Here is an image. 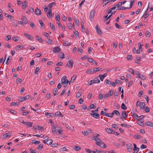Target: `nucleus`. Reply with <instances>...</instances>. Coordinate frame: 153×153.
<instances>
[{"label": "nucleus", "mask_w": 153, "mask_h": 153, "mask_svg": "<svg viewBox=\"0 0 153 153\" xmlns=\"http://www.w3.org/2000/svg\"><path fill=\"white\" fill-rule=\"evenodd\" d=\"M66 78L67 77L66 76H64L62 77L61 79V84H63V87L64 88L66 87L68 83V80Z\"/></svg>", "instance_id": "f257e3e1"}, {"label": "nucleus", "mask_w": 153, "mask_h": 153, "mask_svg": "<svg viewBox=\"0 0 153 153\" xmlns=\"http://www.w3.org/2000/svg\"><path fill=\"white\" fill-rule=\"evenodd\" d=\"M96 144L97 145L99 146L102 148H105L107 147V146L103 142H101V141L97 142V143H96Z\"/></svg>", "instance_id": "f03ea898"}, {"label": "nucleus", "mask_w": 153, "mask_h": 153, "mask_svg": "<svg viewBox=\"0 0 153 153\" xmlns=\"http://www.w3.org/2000/svg\"><path fill=\"white\" fill-rule=\"evenodd\" d=\"M95 14V11L94 10H92L90 12L89 16L90 19L91 20L94 17Z\"/></svg>", "instance_id": "7ed1b4c3"}, {"label": "nucleus", "mask_w": 153, "mask_h": 153, "mask_svg": "<svg viewBox=\"0 0 153 153\" xmlns=\"http://www.w3.org/2000/svg\"><path fill=\"white\" fill-rule=\"evenodd\" d=\"M61 50V49L58 46H55L53 49V51L55 53H59Z\"/></svg>", "instance_id": "20e7f679"}, {"label": "nucleus", "mask_w": 153, "mask_h": 153, "mask_svg": "<svg viewBox=\"0 0 153 153\" xmlns=\"http://www.w3.org/2000/svg\"><path fill=\"white\" fill-rule=\"evenodd\" d=\"M24 34L26 37L28 38L30 40H33V37L31 35L27 34L26 33H24Z\"/></svg>", "instance_id": "39448f33"}, {"label": "nucleus", "mask_w": 153, "mask_h": 153, "mask_svg": "<svg viewBox=\"0 0 153 153\" xmlns=\"http://www.w3.org/2000/svg\"><path fill=\"white\" fill-rule=\"evenodd\" d=\"M126 146L128 152H131L132 149V146L131 144L128 143L126 144Z\"/></svg>", "instance_id": "423d86ee"}, {"label": "nucleus", "mask_w": 153, "mask_h": 153, "mask_svg": "<svg viewBox=\"0 0 153 153\" xmlns=\"http://www.w3.org/2000/svg\"><path fill=\"white\" fill-rule=\"evenodd\" d=\"M95 29L97 33L100 35H101L102 34V33L100 30V29L97 25L96 26Z\"/></svg>", "instance_id": "0eeeda50"}, {"label": "nucleus", "mask_w": 153, "mask_h": 153, "mask_svg": "<svg viewBox=\"0 0 153 153\" xmlns=\"http://www.w3.org/2000/svg\"><path fill=\"white\" fill-rule=\"evenodd\" d=\"M135 115L136 117L134 116V117L138 121L142 119L145 117V115H141L140 116H138L137 114H136Z\"/></svg>", "instance_id": "6e6552de"}, {"label": "nucleus", "mask_w": 153, "mask_h": 153, "mask_svg": "<svg viewBox=\"0 0 153 153\" xmlns=\"http://www.w3.org/2000/svg\"><path fill=\"white\" fill-rule=\"evenodd\" d=\"M134 148H133L134 152L133 153H137L139 150V148H137V145L135 144H133Z\"/></svg>", "instance_id": "1a4fd4ad"}, {"label": "nucleus", "mask_w": 153, "mask_h": 153, "mask_svg": "<svg viewBox=\"0 0 153 153\" xmlns=\"http://www.w3.org/2000/svg\"><path fill=\"white\" fill-rule=\"evenodd\" d=\"M74 62L72 60H69L68 62L66 64V66L68 67L71 66V68H72L73 66Z\"/></svg>", "instance_id": "9d476101"}, {"label": "nucleus", "mask_w": 153, "mask_h": 153, "mask_svg": "<svg viewBox=\"0 0 153 153\" xmlns=\"http://www.w3.org/2000/svg\"><path fill=\"white\" fill-rule=\"evenodd\" d=\"M35 13L37 15H40L41 14L42 12L39 9L36 8L35 10Z\"/></svg>", "instance_id": "9b49d317"}, {"label": "nucleus", "mask_w": 153, "mask_h": 153, "mask_svg": "<svg viewBox=\"0 0 153 153\" xmlns=\"http://www.w3.org/2000/svg\"><path fill=\"white\" fill-rule=\"evenodd\" d=\"M5 16L6 17L9 18L11 21H13L14 20V18H13V16L8 13H5Z\"/></svg>", "instance_id": "f8f14e48"}, {"label": "nucleus", "mask_w": 153, "mask_h": 153, "mask_svg": "<svg viewBox=\"0 0 153 153\" xmlns=\"http://www.w3.org/2000/svg\"><path fill=\"white\" fill-rule=\"evenodd\" d=\"M27 6V1L25 0L22 3V7L23 9L25 8Z\"/></svg>", "instance_id": "ddd939ff"}, {"label": "nucleus", "mask_w": 153, "mask_h": 153, "mask_svg": "<svg viewBox=\"0 0 153 153\" xmlns=\"http://www.w3.org/2000/svg\"><path fill=\"white\" fill-rule=\"evenodd\" d=\"M105 130L108 133L113 134L114 131L112 128H105Z\"/></svg>", "instance_id": "4468645a"}, {"label": "nucleus", "mask_w": 153, "mask_h": 153, "mask_svg": "<svg viewBox=\"0 0 153 153\" xmlns=\"http://www.w3.org/2000/svg\"><path fill=\"white\" fill-rule=\"evenodd\" d=\"M22 20L25 24H27L28 23V21L26 18L24 16H22Z\"/></svg>", "instance_id": "2eb2a0df"}, {"label": "nucleus", "mask_w": 153, "mask_h": 153, "mask_svg": "<svg viewBox=\"0 0 153 153\" xmlns=\"http://www.w3.org/2000/svg\"><path fill=\"white\" fill-rule=\"evenodd\" d=\"M49 12L47 13V16L48 17H49L51 18H52L53 17L51 13V7H50V9H49Z\"/></svg>", "instance_id": "dca6fc26"}, {"label": "nucleus", "mask_w": 153, "mask_h": 153, "mask_svg": "<svg viewBox=\"0 0 153 153\" xmlns=\"http://www.w3.org/2000/svg\"><path fill=\"white\" fill-rule=\"evenodd\" d=\"M141 61V57H136V60H135V63L137 64H140V62Z\"/></svg>", "instance_id": "f3484780"}, {"label": "nucleus", "mask_w": 153, "mask_h": 153, "mask_svg": "<svg viewBox=\"0 0 153 153\" xmlns=\"http://www.w3.org/2000/svg\"><path fill=\"white\" fill-rule=\"evenodd\" d=\"M90 115L91 116L97 119L99 117L100 115L99 114H92L90 113Z\"/></svg>", "instance_id": "a211bd4d"}, {"label": "nucleus", "mask_w": 153, "mask_h": 153, "mask_svg": "<svg viewBox=\"0 0 153 153\" xmlns=\"http://www.w3.org/2000/svg\"><path fill=\"white\" fill-rule=\"evenodd\" d=\"M100 82V80L98 79V78H97V77H96V78H95L93 81V82H92V83L93 84H94V83H99Z\"/></svg>", "instance_id": "6ab92c4d"}, {"label": "nucleus", "mask_w": 153, "mask_h": 153, "mask_svg": "<svg viewBox=\"0 0 153 153\" xmlns=\"http://www.w3.org/2000/svg\"><path fill=\"white\" fill-rule=\"evenodd\" d=\"M146 125L153 127V123L151 122H146L145 123Z\"/></svg>", "instance_id": "aec40b11"}, {"label": "nucleus", "mask_w": 153, "mask_h": 153, "mask_svg": "<svg viewBox=\"0 0 153 153\" xmlns=\"http://www.w3.org/2000/svg\"><path fill=\"white\" fill-rule=\"evenodd\" d=\"M122 115L123 116V118L126 120V118L128 117L126 114V111H123L122 112Z\"/></svg>", "instance_id": "412c9836"}, {"label": "nucleus", "mask_w": 153, "mask_h": 153, "mask_svg": "<svg viewBox=\"0 0 153 153\" xmlns=\"http://www.w3.org/2000/svg\"><path fill=\"white\" fill-rule=\"evenodd\" d=\"M85 150L88 153H96L98 150L96 149V151H92L88 149H85Z\"/></svg>", "instance_id": "4be33fe9"}, {"label": "nucleus", "mask_w": 153, "mask_h": 153, "mask_svg": "<svg viewBox=\"0 0 153 153\" xmlns=\"http://www.w3.org/2000/svg\"><path fill=\"white\" fill-rule=\"evenodd\" d=\"M91 133L90 130H88L83 132L82 131V133L85 136H87L89 134Z\"/></svg>", "instance_id": "5701e85b"}, {"label": "nucleus", "mask_w": 153, "mask_h": 153, "mask_svg": "<svg viewBox=\"0 0 153 153\" xmlns=\"http://www.w3.org/2000/svg\"><path fill=\"white\" fill-rule=\"evenodd\" d=\"M59 92L58 90L56 88H54L53 90V93L54 95V96H55L56 94H59Z\"/></svg>", "instance_id": "b1692460"}, {"label": "nucleus", "mask_w": 153, "mask_h": 153, "mask_svg": "<svg viewBox=\"0 0 153 153\" xmlns=\"http://www.w3.org/2000/svg\"><path fill=\"white\" fill-rule=\"evenodd\" d=\"M36 38L37 40L39 41L40 42L42 43L43 42V40L39 36H36Z\"/></svg>", "instance_id": "393cba45"}, {"label": "nucleus", "mask_w": 153, "mask_h": 153, "mask_svg": "<svg viewBox=\"0 0 153 153\" xmlns=\"http://www.w3.org/2000/svg\"><path fill=\"white\" fill-rule=\"evenodd\" d=\"M139 104H140V107L141 109H143L145 105V103L144 102H140Z\"/></svg>", "instance_id": "a878e982"}, {"label": "nucleus", "mask_w": 153, "mask_h": 153, "mask_svg": "<svg viewBox=\"0 0 153 153\" xmlns=\"http://www.w3.org/2000/svg\"><path fill=\"white\" fill-rule=\"evenodd\" d=\"M95 108V106L94 104H92L89 106V107L88 108L87 110L88 111H89L91 109L94 108Z\"/></svg>", "instance_id": "bb28decb"}, {"label": "nucleus", "mask_w": 153, "mask_h": 153, "mask_svg": "<svg viewBox=\"0 0 153 153\" xmlns=\"http://www.w3.org/2000/svg\"><path fill=\"white\" fill-rule=\"evenodd\" d=\"M114 114H115L117 116H120V113L117 110H114L112 112Z\"/></svg>", "instance_id": "cd10ccee"}, {"label": "nucleus", "mask_w": 153, "mask_h": 153, "mask_svg": "<svg viewBox=\"0 0 153 153\" xmlns=\"http://www.w3.org/2000/svg\"><path fill=\"white\" fill-rule=\"evenodd\" d=\"M40 68H41L39 67H37L36 68L34 72V74L35 75H37L38 74V72L40 70Z\"/></svg>", "instance_id": "c85d7f7f"}, {"label": "nucleus", "mask_w": 153, "mask_h": 153, "mask_svg": "<svg viewBox=\"0 0 153 153\" xmlns=\"http://www.w3.org/2000/svg\"><path fill=\"white\" fill-rule=\"evenodd\" d=\"M11 4V3H8V7L9 9V11L10 12L13 13L14 12V10L13 9H12V8H11V6H10Z\"/></svg>", "instance_id": "c756f323"}, {"label": "nucleus", "mask_w": 153, "mask_h": 153, "mask_svg": "<svg viewBox=\"0 0 153 153\" xmlns=\"http://www.w3.org/2000/svg\"><path fill=\"white\" fill-rule=\"evenodd\" d=\"M63 44L64 46H69L70 45L71 43L68 41H64L63 42Z\"/></svg>", "instance_id": "7c9ffc66"}, {"label": "nucleus", "mask_w": 153, "mask_h": 153, "mask_svg": "<svg viewBox=\"0 0 153 153\" xmlns=\"http://www.w3.org/2000/svg\"><path fill=\"white\" fill-rule=\"evenodd\" d=\"M101 69H102V68H100L99 67L95 68L93 69L94 73H95L97 71H99Z\"/></svg>", "instance_id": "2f4dec72"}, {"label": "nucleus", "mask_w": 153, "mask_h": 153, "mask_svg": "<svg viewBox=\"0 0 153 153\" xmlns=\"http://www.w3.org/2000/svg\"><path fill=\"white\" fill-rule=\"evenodd\" d=\"M53 142V141L51 139H49L47 140L46 141V143L48 145H51L52 144V143Z\"/></svg>", "instance_id": "473e14b6"}, {"label": "nucleus", "mask_w": 153, "mask_h": 153, "mask_svg": "<svg viewBox=\"0 0 153 153\" xmlns=\"http://www.w3.org/2000/svg\"><path fill=\"white\" fill-rule=\"evenodd\" d=\"M10 134L9 133H7L6 134H4L3 135V137L4 138L8 137H10Z\"/></svg>", "instance_id": "72a5a7b5"}, {"label": "nucleus", "mask_w": 153, "mask_h": 153, "mask_svg": "<svg viewBox=\"0 0 153 153\" xmlns=\"http://www.w3.org/2000/svg\"><path fill=\"white\" fill-rule=\"evenodd\" d=\"M55 115L56 116L60 115L61 117H63V115H62L61 113L59 111L56 112L55 113Z\"/></svg>", "instance_id": "f704fd0d"}, {"label": "nucleus", "mask_w": 153, "mask_h": 153, "mask_svg": "<svg viewBox=\"0 0 153 153\" xmlns=\"http://www.w3.org/2000/svg\"><path fill=\"white\" fill-rule=\"evenodd\" d=\"M93 140H94L96 141V143H97V142H98L99 141H101V139L98 137H93V138L92 139Z\"/></svg>", "instance_id": "c9c22d12"}, {"label": "nucleus", "mask_w": 153, "mask_h": 153, "mask_svg": "<svg viewBox=\"0 0 153 153\" xmlns=\"http://www.w3.org/2000/svg\"><path fill=\"white\" fill-rule=\"evenodd\" d=\"M56 4V3L55 2H53L52 3H49L48 5V7H49V9H50V7H51V9H52V7H53V5H55Z\"/></svg>", "instance_id": "e433bc0d"}, {"label": "nucleus", "mask_w": 153, "mask_h": 153, "mask_svg": "<svg viewBox=\"0 0 153 153\" xmlns=\"http://www.w3.org/2000/svg\"><path fill=\"white\" fill-rule=\"evenodd\" d=\"M49 26L51 28V29L54 30H55V27L54 25L53 24V23H50Z\"/></svg>", "instance_id": "4c0bfd02"}, {"label": "nucleus", "mask_w": 153, "mask_h": 153, "mask_svg": "<svg viewBox=\"0 0 153 153\" xmlns=\"http://www.w3.org/2000/svg\"><path fill=\"white\" fill-rule=\"evenodd\" d=\"M135 74L137 77L138 78H140L141 75L140 72L138 71H135Z\"/></svg>", "instance_id": "58836bf2"}, {"label": "nucleus", "mask_w": 153, "mask_h": 153, "mask_svg": "<svg viewBox=\"0 0 153 153\" xmlns=\"http://www.w3.org/2000/svg\"><path fill=\"white\" fill-rule=\"evenodd\" d=\"M86 72L88 74H94L93 70L92 69L88 70L86 71Z\"/></svg>", "instance_id": "ea45409f"}, {"label": "nucleus", "mask_w": 153, "mask_h": 153, "mask_svg": "<svg viewBox=\"0 0 153 153\" xmlns=\"http://www.w3.org/2000/svg\"><path fill=\"white\" fill-rule=\"evenodd\" d=\"M121 126H122L126 127L129 128L131 126L130 125H129L126 124L124 123H122L121 124Z\"/></svg>", "instance_id": "a19ab883"}, {"label": "nucleus", "mask_w": 153, "mask_h": 153, "mask_svg": "<svg viewBox=\"0 0 153 153\" xmlns=\"http://www.w3.org/2000/svg\"><path fill=\"white\" fill-rule=\"evenodd\" d=\"M32 143L33 144H35L37 145L39 144L40 142L39 141H37L35 140H32Z\"/></svg>", "instance_id": "79ce46f5"}, {"label": "nucleus", "mask_w": 153, "mask_h": 153, "mask_svg": "<svg viewBox=\"0 0 153 153\" xmlns=\"http://www.w3.org/2000/svg\"><path fill=\"white\" fill-rule=\"evenodd\" d=\"M56 127L53 124L52 128V132L55 134L56 131Z\"/></svg>", "instance_id": "37998d69"}, {"label": "nucleus", "mask_w": 153, "mask_h": 153, "mask_svg": "<svg viewBox=\"0 0 153 153\" xmlns=\"http://www.w3.org/2000/svg\"><path fill=\"white\" fill-rule=\"evenodd\" d=\"M121 108L123 110H125L127 109V108L124 103H122Z\"/></svg>", "instance_id": "c03bdc74"}, {"label": "nucleus", "mask_w": 153, "mask_h": 153, "mask_svg": "<svg viewBox=\"0 0 153 153\" xmlns=\"http://www.w3.org/2000/svg\"><path fill=\"white\" fill-rule=\"evenodd\" d=\"M25 97H21L19 98V101L21 102H22L25 100Z\"/></svg>", "instance_id": "a18cd8bd"}, {"label": "nucleus", "mask_w": 153, "mask_h": 153, "mask_svg": "<svg viewBox=\"0 0 153 153\" xmlns=\"http://www.w3.org/2000/svg\"><path fill=\"white\" fill-rule=\"evenodd\" d=\"M151 33L149 31H147L146 32V37H149L151 36Z\"/></svg>", "instance_id": "49530a36"}, {"label": "nucleus", "mask_w": 153, "mask_h": 153, "mask_svg": "<svg viewBox=\"0 0 153 153\" xmlns=\"http://www.w3.org/2000/svg\"><path fill=\"white\" fill-rule=\"evenodd\" d=\"M25 124H26L27 127H30L32 126V123L31 122H26Z\"/></svg>", "instance_id": "de8ad7c7"}, {"label": "nucleus", "mask_w": 153, "mask_h": 153, "mask_svg": "<svg viewBox=\"0 0 153 153\" xmlns=\"http://www.w3.org/2000/svg\"><path fill=\"white\" fill-rule=\"evenodd\" d=\"M12 58V56H9L7 59V61L6 62V64H8V62H10L11 60V59Z\"/></svg>", "instance_id": "09e8293b"}, {"label": "nucleus", "mask_w": 153, "mask_h": 153, "mask_svg": "<svg viewBox=\"0 0 153 153\" xmlns=\"http://www.w3.org/2000/svg\"><path fill=\"white\" fill-rule=\"evenodd\" d=\"M55 15H56L55 18L56 19V20L57 21H59V20L60 19V16H59V15L58 14L56 13V14Z\"/></svg>", "instance_id": "8fccbe9b"}, {"label": "nucleus", "mask_w": 153, "mask_h": 153, "mask_svg": "<svg viewBox=\"0 0 153 153\" xmlns=\"http://www.w3.org/2000/svg\"><path fill=\"white\" fill-rule=\"evenodd\" d=\"M138 124L142 126H144V124L143 121H140L138 122Z\"/></svg>", "instance_id": "3c124183"}, {"label": "nucleus", "mask_w": 153, "mask_h": 153, "mask_svg": "<svg viewBox=\"0 0 153 153\" xmlns=\"http://www.w3.org/2000/svg\"><path fill=\"white\" fill-rule=\"evenodd\" d=\"M43 148V145L42 144L38 145L37 146V149L39 150H40Z\"/></svg>", "instance_id": "603ef678"}, {"label": "nucleus", "mask_w": 153, "mask_h": 153, "mask_svg": "<svg viewBox=\"0 0 153 153\" xmlns=\"http://www.w3.org/2000/svg\"><path fill=\"white\" fill-rule=\"evenodd\" d=\"M39 23L40 24V25L42 27H44V24L43 23V22L41 20H40L39 21Z\"/></svg>", "instance_id": "864d4df0"}, {"label": "nucleus", "mask_w": 153, "mask_h": 153, "mask_svg": "<svg viewBox=\"0 0 153 153\" xmlns=\"http://www.w3.org/2000/svg\"><path fill=\"white\" fill-rule=\"evenodd\" d=\"M150 111L149 108L147 106L145 107V111L146 112H149Z\"/></svg>", "instance_id": "5fc2aeb1"}, {"label": "nucleus", "mask_w": 153, "mask_h": 153, "mask_svg": "<svg viewBox=\"0 0 153 153\" xmlns=\"http://www.w3.org/2000/svg\"><path fill=\"white\" fill-rule=\"evenodd\" d=\"M113 113H107L106 116L109 117H113Z\"/></svg>", "instance_id": "6e6d98bb"}, {"label": "nucleus", "mask_w": 153, "mask_h": 153, "mask_svg": "<svg viewBox=\"0 0 153 153\" xmlns=\"http://www.w3.org/2000/svg\"><path fill=\"white\" fill-rule=\"evenodd\" d=\"M74 149L77 151H79L81 149V148L79 146H75L74 147Z\"/></svg>", "instance_id": "4d7b16f0"}, {"label": "nucleus", "mask_w": 153, "mask_h": 153, "mask_svg": "<svg viewBox=\"0 0 153 153\" xmlns=\"http://www.w3.org/2000/svg\"><path fill=\"white\" fill-rule=\"evenodd\" d=\"M134 0L132 1V0H131L130 7H128V9L131 8L132 7L134 4Z\"/></svg>", "instance_id": "13d9d810"}, {"label": "nucleus", "mask_w": 153, "mask_h": 153, "mask_svg": "<svg viewBox=\"0 0 153 153\" xmlns=\"http://www.w3.org/2000/svg\"><path fill=\"white\" fill-rule=\"evenodd\" d=\"M48 40L46 41L47 43L48 44H51L52 42V40H51L49 38H47Z\"/></svg>", "instance_id": "bf43d9fd"}, {"label": "nucleus", "mask_w": 153, "mask_h": 153, "mask_svg": "<svg viewBox=\"0 0 153 153\" xmlns=\"http://www.w3.org/2000/svg\"><path fill=\"white\" fill-rule=\"evenodd\" d=\"M19 37H14L13 38V40L15 41H17L19 40Z\"/></svg>", "instance_id": "052dcab7"}, {"label": "nucleus", "mask_w": 153, "mask_h": 153, "mask_svg": "<svg viewBox=\"0 0 153 153\" xmlns=\"http://www.w3.org/2000/svg\"><path fill=\"white\" fill-rule=\"evenodd\" d=\"M22 79L21 78H19L16 80V83L18 84L20 83Z\"/></svg>", "instance_id": "680f3d73"}, {"label": "nucleus", "mask_w": 153, "mask_h": 153, "mask_svg": "<svg viewBox=\"0 0 153 153\" xmlns=\"http://www.w3.org/2000/svg\"><path fill=\"white\" fill-rule=\"evenodd\" d=\"M24 48V45H19L17 46V50H19L21 48Z\"/></svg>", "instance_id": "e2e57ef3"}, {"label": "nucleus", "mask_w": 153, "mask_h": 153, "mask_svg": "<svg viewBox=\"0 0 153 153\" xmlns=\"http://www.w3.org/2000/svg\"><path fill=\"white\" fill-rule=\"evenodd\" d=\"M111 126L112 127H113L116 129H117L118 128L116 124H113Z\"/></svg>", "instance_id": "0e129e2a"}, {"label": "nucleus", "mask_w": 153, "mask_h": 153, "mask_svg": "<svg viewBox=\"0 0 153 153\" xmlns=\"http://www.w3.org/2000/svg\"><path fill=\"white\" fill-rule=\"evenodd\" d=\"M81 92H79V91L76 93V97L78 98L81 96Z\"/></svg>", "instance_id": "69168bd1"}, {"label": "nucleus", "mask_w": 153, "mask_h": 153, "mask_svg": "<svg viewBox=\"0 0 153 153\" xmlns=\"http://www.w3.org/2000/svg\"><path fill=\"white\" fill-rule=\"evenodd\" d=\"M98 77H100V80L101 81H102L103 80L104 77L101 75V74H100L98 76Z\"/></svg>", "instance_id": "338daca9"}, {"label": "nucleus", "mask_w": 153, "mask_h": 153, "mask_svg": "<svg viewBox=\"0 0 153 153\" xmlns=\"http://www.w3.org/2000/svg\"><path fill=\"white\" fill-rule=\"evenodd\" d=\"M76 77V75H74L72 76V77L71 78V81L72 82H73L74 81V80H75Z\"/></svg>", "instance_id": "774afa93"}]
</instances>
